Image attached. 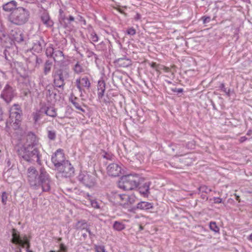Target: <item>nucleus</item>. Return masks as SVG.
<instances>
[{
	"label": "nucleus",
	"instance_id": "1",
	"mask_svg": "<svg viewBox=\"0 0 252 252\" xmlns=\"http://www.w3.org/2000/svg\"><path fill=\"white\" fill-rule=\"evenodd\" d=\"M27 180L33 189L41 188L43 191H48L51 189V179L45 168H41L39 173L32 166L27 169Z\"/></svg>",
	"mask_w": 252,
	"mask_h": 252
},
{
	"label": "nucleus",
	"instance_id": "2",
	"mask_svg": "<svg viewBox=\"0 0 252 252\" xmlns=\"http://www.w3.org/2000/svg\"><path fill=\"white\" fill-rule=\"evenodd\" d=\"M30 11L23 7H18L8 16V21L16 26H23L29 20Z\"/></svg>",
	"mask_w": 252,
	"mask_h": 252
},
{
	"label": "nucleus",
	"instance_id": "3",
	"mask_svg": "<svg viewBox=\"0 0 252 252\" xmlns=\"http://www.w3.org/2000/svg\"><path fill=\"white\" fill-rule=\"evenodd\" d=\"M19 157L23 160L29 162H36L41 164V155L37 147L30 146H22L18 150Z\"/></svg>",
	"mask_w": 252,
	"mask_h": 252
},
{
	"label": "nucleus",
	"instance_id": "4",
	"mask_svg": "<svg viewBox=\"0 0 252 252\" xmlns=\"http://www.w3.org/2000/svg\"><path fill=\"white\" fill-rule=\"evenodd\" d=\"M9 117L6 123V127L18 129L21 126L22 110L19 104H14L9 110Z\"/></svg>",
	"mask_w": 252,
	"mask_h": 252
},
{
	"label": "nucleus",
	"instance_id": "5",
	"mask_svg": "<svg viewBox=\"0 0 252 252\" xmlns=\"http://www.w3.org/2000/svg\"><path fill=\"white\" fill-rule=\"evenodd\" d=\"M139 178L137 175L133 174L123 176L119 183V187L125 190H133L138 187Z\"/></svg>",
	"mask_w": 252,
	"mask_h": 252
},
{
	"label": "nucleus",
	"instance_id": "6",
	"mask_svg": "<svg viewBox=\"0 0 252 252\" xmlns=\"http://www.w3.org/2000/svg\"><path fill=\"white\" fill-rule=\"evenodd\" d=\"M52 76L55 86L58 88H62L65 84V79L68 78L69 74L66 70L57 69L53 71Z\"/></svg>",
	"mask_w": 252,
	"mask_h": 252
},
{
	"label": "nucleus",
	"instance_id": "7",
	"mask_svg": "<svg viewBox=\"0 0 252 252\" xmlns=\"http://www.w3.org/2000/svg\"><path fill=\"white\" fill-rule=\"evenodd\" d=\"M56 170L58 171L57 177L60 176L64 178H69L74 175L75 171L74 168L68 160L65 161L64 163Z\"/></svg>",
	"mask_w": 252,
	"mask_h": 252
},
{
	"label": "nucleus",
	"instance_id": "8",
	"mask_svg": "<svg viewBox=\"0 0 252 252\" xmlns=\"http://www.w3.org/2000/svg\"><path fill=\"white\" fill-rule=\"evenodd\" d=\"M16 95V90L9 83H7L2 90L0 97L6 103H9Z\"/></svg>",
	"mask_w": 252,
	"mask_h": 252
},
{
	"label": "nucleus",
	"instance_id": "9",
	"mask_svg": "<svg viewBox=\"0 0 252 252\" xmlns=\"http://www.w3.org/2000/svg\"><path fill=\"white\" fill-rule=\"evenodd\" d=\"M77 179L82 184L89 188L94 187L96 183L95 178L85 171H81Z\"/></svg>",
	"mask_w": 252,
	"mask_h": 252
},
{
	"label": "nucleus",
	"instance_id": "10",
	"mask_svg": "<svg viewBox=\"0 0 252 252\" xmlns=\"http://www.w3.org/2000/svg\"><path fill=\"white\" fill-rule=\"evenodd\" d=\"M11 242L19 246L25 248L26 245H29V240L26 235L22 236L19 232L15 229H12Z\"/></svg>",
	"mask_w": 252,
	"mask_h": 252
},
{
	"label": "nucleus",
	"instance_id": "11",
	"mask_svg": "<svg viewBox=\"0 0 252 252\" xmlns=\"http://www.w3.org/2000/svg\"><path fill=\"white\" fill-rule=\"evenodd\" d=\"M51 160L55 167V169L64 163L66 160L63 150L61 149L57 150L52 157Z\"/></svg>",
	"mask_w": 252,
	"mask_h": 252
},
{
	"label": "nucleus",
	"instance_id": "12",
	"mask_svg": "<svg viewBox=\"0 0 252 252\" xmlns=\"http://www.w3.org/2000/svg\"><path fill=\"white\" fill-rule=\"evenodd\" d=\"M76 86L79 92L82 93L83 88L89 89L91 87L90 81L87 76L80 77L76 80Z\"/></svg>",
	"mask_w": 252,
	"mask_h": 252
},
{
	"label": "nucleus",
	"instance_id": "13",
	"mask_svg": "<svg viewBox=\"0 0 252 252\" xmlns=\"http://www.w3.org/2000/svg\"><path fill=\"white\" fill-rule=\"evenodd\" d=\"M107 171L109 176L118 177L121 174L122 167L117 163H111L107 166Z\"/></svg>",
	"mask_w": 252,
	"mask_h": 252
},
{
	"label": "nucleus",
	"instance_id": "14",
	"mask_svg": "<svg viewBox=\"0 0 252 252\" xmlns=\"http://www.w3.org/2000/svg\"><path fill=\"white\" fill-rule=\"evenodd\" d=\"M35 37V39L33 42L32 50L35 52L40 53L45 47L46 43L42 37L36 36Z\"/></svg>",
	"mask_w": 252,
	"mask_h": 252
},
{
	"label": "nucleus",
	"instance_id": "15",
	"mask_svg": "<svg viewBox=\"0 0 252 252\" xmlns=\"http://www.w3.org/2000/svg\"><path fill=\"white\" fill-rule=\"evenodd\" d=\"M40 19L44 24L47 28L52 27L54 25V22L52 20L49 13L45 10L41 11L39 16Z\"/></svg>",
	"mask_w": 252,
	"mask_h": 252
},
{
	"label": "nucleus",
	"instance_id": "16",
	"mask_svg": "<svg viewBox=\"0 0 252 252\" xmlns=\"http://www.w3.org/2000/svg\"><path fill=\"white\" fill-rule=\"evenodd\" d=\"M10 35L12 39L15 41L20 43L24 40V34L23 32L20 29L15 28L10 32Z\"/></svg>",
	"mask_w": 252,
	"mask_h": 252
},
{
	"label": "nucleus",
	"instance_id": "17",
	"mask_svg": "<svg viewBox=\"0 0 252 252\" xmlns=\"http://www.w3.org/2000/svg\"><path fill=\"white\" fill-rule=\"evenodd\" d=\"M38 144V140L36 136L32 132H29L27 136L26 142L23 146L27 147L29 145L30 146L37 147Z\"/></svg>",
	"mask_w": 252,
	"mask_h": 252
},
{
	"label": "nucleus",
	"instance_id": "18",
	"mask_svg": "<svg viewBox=\"0 0 252 252\" xmlns=\"http://www.w3.org/2000/svg\"><path fill=\"white\" fill-rule=\"evenodd\" d=\"M151 185L150 182H146L142 183L139 182L138 186V190L139 193L144 197H148L150 194V186Z\"/></svg>",
	"mask_w": 252,
	"mask_h": 252
},
{
	"label": "nucleus",
	"instance_id": "19",
	"mask_svg": "<svg viewBox=\"0 0 252 252\" xmlns=\"http://www.w3.org/2000/svg\"><path fill=\"white\" fill-rule=\"evenodd\" d=\"M17 5V2L14 0H12L3 4L2 8L5 12L11 13L13 10H15L18 7Z\"/></svg>",
	"mask_w": 252,
	"mask_h": 252
},
{
	"label": "nucleus",
	"instance_id": "20",
	"mask_svg": "<svg viewBox=\"0 0 252 252\" xmlns=\"http://www.w3.org/2000/svg\"><path fill=\"white\" fill-rule=\"evenodd\" d=\"M152 208H153V204L152 203L146 201H140L137 204L136 206L132 208V210H136L140 209L142 210H148Z\"/></svg>",
	"mask_w": 252,
	"mask_h": 252
},
{
	"label": "nucleus",
	"instance_id": "21",
	"mask_svg": "<svg viewBox=\"0 0 252 252\" xmlns=\"http://www.w3.org/2000/svg\"><path fill=\"white\" fill-rule=\"evenodd\" d=\"M115 63L119 67H126L131 64V61L126 58H119L116 60Z\"/></svg>",
	"mask_w": 252,
	"mask_h": 252
},
{
	"label": "nucleus",
	"instance_id": "22",
	"mask_svg": "<svg viewBox=\"0 0 252 252\" xmlns=\"http://www.w3.org/2000/svg\"><path fill=\"white\" fill-rule=\"evenodd\" d=\"M185 148L184 144H173L171 146L172 150L174 152H176V155L178 156H182V153L184 152V149Z\"/></svg>",
	"mask_w": 252,
	"mask_h": 252
},
{
	"label": "nucleus",
	"instance_id": "23",
	"mask_svg": "<svg viewBox=\"0 0 252 252\" xmlns=\"http://www.w3.org/2000/svg\"><path fill=\"white\" fill-rule=\"evenodd\" d=\"M43 112L46 115L51 117H55L57 116V113L56 109L52 106L50 107H43L41 108Z\"/></svg>",
	"mask_w": 252,
	"mask_h": 252
},
{
	"label": "nucleus",
	"instance_id": "24",
	"mask_svg": "<svg viewBox=\"0 0 252 252\" xmlns=\"http://www.w3.org/2000/svg\"><path fill=\"white\" fill-rule=\"evenodd\" d=\"M181 158H180V162L185 166L190 165L193 163V159L189 155H185L181 156Z\"/></svg>",
	"mask_w": 252,
	"mask_h": 252
},
{
	"label": "nucleus",
	"instance_id": "25",
	"mask_svg": "<svg viewBox=\"0 0 252 252\" xmlns=\"http://www.w3.org/2000/svg\"><path fill=\"white\" fill-rule=\"evenodd\" d=\"M52 58L55 62L62 61L64 59L63 54L62 51L59 50H55Z\"/></svg>",
	"mask_w": 252,
	"mask_h": 252
},
{
	"label": "nucleus",
	"instance_id": "26",
	"mask_svg": "<svg viewBox=\"0 0 252 252\" xmlns=\"http://www.w3.org/2000/svg\"><path fill=\"white\" fill-rule=\"evenodd\" d=\"M42 113H43V112L41 108L40 110H36L35 112L32 113V116L34 124H37L41 119Z\"/></svg>",
	"mask_w": 252,
	"mask_h": 252
},
{
	"label": "nucleus",
	"instance_id": "27",
	"mask_svg": "<svg viewBox=\"0 0 252 252\" xmlns=\"http://www.w3.org/2000/svg\"><path fill=\"white\" fill-rule=\"evenodd\" d=\"M87 224L86 220H78L75 224L74 227L77 230H83L87 228Z\"/></svg>",
	"mask_w": 252,
	"mask_h": 252
},
{
	"label": "nucleus",
	"instance_id": "28",
	"mask_svg": "<svg viewBox=\"0 0 252 252\" xmlns=\"http://www.w3.org/2000/svg\"><path fill=\"white\" fill-rule=\"evenodd\" d=\"M52 66V62L50 60H47L44 65L43 73L45 75H47L51 71Z\"/></svg>",
	"mask_w": 252,
	"mask_h": 252
},
{
	"label": "nucleus",
	"instance_id": "29",
	"mask_svg": "<svg viewBox=\"0 0 252 252\" xmlns=\"http://www.w3.org/2000/svg\"><path fill=\"white\" fill-rule=\"evenodd\" d=\"M125 224L119 221H114L113 225V228L116 231H120L125 229Z\"/></svg>",
	"mask_w": 252,
	"mask_h": 252
},
{
	"label": "nucleus",
	"instance_id": "30",
	"mask_svg": "<svg viewBox=\"0 0 252 252\" xmlns=\"http://www.w3.org/2000/svg\"><path fill=\"white\" fill-rule=\"evenodd\" d=\"M74 18L72 16L69 15L68 17H66V18H65L64 22L63 23L62 25L64 28H67L72 22L74 21Z\"/></svg>",
	"mask_w": 252,
	"mask_h": 252
},
{
	"label": "nucleus",
	"instance_id": "31",
	"mask_svg": "<svg viewBox=\"0 0 252 252\" xmlns=\"http://www.w3.org/2000/svg\"><path fill=\"white\" fill-rule=\"evenodd\" d=\"M73 70L77 74H80L84 70L82 65L79 62H77L75 64L73 67Z\"/></svg>",
	"mask_w": 252,
	"mask_h": 252
},
{
	"label": "nucleus",
	"instance_id": "32",
	"mask_svg": "<svg viewBox=\"0 0 252 252\" xmlns=\"http://www.w3.org/2000/svg\"><path fill=\"white\" fill-rule=\"evenodd\" d=\"M198 190L199 192H204L206 193H209L211 191H212V189L205 185L200 186L198 188Z\"/></svg>",
	"mask_w": 252,
	"mask_h": 252
},
{
	"label": "nucleus",
	"instance_id": "33",
	"mask_svg": "<svg viewBox=\"0 0 252 252\" xmlns=\"http://www.w3.org/2000/svg\"><path fill=\"white\" fill-rule=\"evenodd\" d=\"M210 229L216 233L219 232L220 228L217 225L216 222L215 221H211L209 224Z\"/></svg>",
	"mask_w": 252,
	"mask_h": 252
},
{
	"label": "nucleus",
	"instance_id": "34",
	"mask_svg": "<svg viewBox=\"0 0 252 252\" xmlns=\"http://www.w3.org/2000/svg\"><path fill=\"white\" fill-rule=\"evenodd\" d=\"M150 65L151 67L155 69V70L160 74V70L162 69V65L157 64L156 63L152 62L150 63Z\"/></svg>",
	"mask_w": 252,
	"mask_h": 252
},
{
	"label": "nucleus",
	"instance_id": "35",
	"mask_svg": "<svg viewBox=\"0 0 252 252\" xmlns=\"http://www.w3.org/2000/svg\"><path fill=\"white\" fill-rule=\"evenodd\" d=\"M48 138L52 141H54L56 139V132L54 130H48Z\"/></svg>",
	"mask_w": 252,
	"mask_h": 252
},
{
	"label": "nucleus",
	"instance_id": "36",
	"mask_svg": "<svg viewBox=\"0 0 252 252\" xmlns=\"http://www.w3.org/2000/svg\"><path fill=\"white\" fill-rule=\"evenodd\" d=\"M65 18H66V16L64 14L63 11L62 9H60L59 10V20L62 25L63 23L64 22Z\"/></svg>",
	"mask_w": 252,
	"mask_h": 252
},
{
	"label": "nucleus",
	"instance_id": "37",
	"mask_svg": "<svg viewBox=\"0 0 252 252\" xmlns=\"http://www.w3.org/2000/svg\"><path fill=\"white\" fill-rule=\"evenodd\" d=\"M86 53H87V56L88 58L94 57V59L95 60V63H96L97 60L98 59V56L96 54H95L94 52H93V51H91L89 50H88L87 51Z\"/></svg>",
	"mask_w": 252,
	"mask_h": 252
},
{
	"label": "nucleus",
	"instance_id": "38",
	"mask_svg": "<svg viewBox=\"0 0 252 252\" xmlns=\"http://www.w3.org/2000/svg\"><path fill=\"white\" fill-rule=\"evenodd\" d=\"M136 197L135 196L131 194V195H127V200H126V204L129 203V204H132L135 201Z\"/></svg>",
	"mask_w": 252,
	"mask_h": 252
},
{
	"label": "nucleus",
	"instance_id": "39",
	"mask_svg": "<svg viewBox=\"0 0 252 252\" xmlns=\"http://www.w3.org/2000/svg\"><path fill=\"white\" fill-rule=\"evenodd\" d=\"M55 50V49H54L52 47H48L46 50V55L47 57H50L52 58Z\"/></svg>",
	"mask_w": 252,
	"mask_h": 252
},
{
	"label": "nucleus",
	"instance_id": "40",
	"mask_svg": "<svg viewBox=\"0 0 252 252\" xmlns=\"http://www.w3.org/2000/svg\"><path fill=\"white\" fill-rule=\"evenodd\" d=\"M96 50L98 51H103L106 49V46L103 42H101L97 45H94Z\"/></svg>",
	"mask_w": 252,
	"mask_h": 252
},
{
	"label": "nucleus",
	"instance_id": "41",
	"mask_svg": "<svg viewBox=\"0 0 252 252\" xmlns=\"http://www.w3.org/2000/svg\"><path fill=\"white\" fill-rule=\"evenodd\" d=\"M105 83L104 80H100L97 83V90L100 89H105Z\"/></svg>",
	"mask_w": 252,
	"mask_h": 252
},
{
	"label": "nucleus",
	"instance_id": "42",
	"mask_svg": "<svg viewBox=\"0 0 252 252\" xmlns=\"http://www.w3.org/2000/svg\"><path fill=\"white\" fill-rule=\"evenodd\" d=\"M220 88L222 91L225 93L227 96H230V89L227 90V89L225 87L224 83L220 84Z\"/></svg>",
	"mask_w": 252,
	"mask_h": 252
},
{
	"label": "nucleus",
	"instance_id": "43",
	"mask_svg": "<svg viewBox=\"0 0 252 252\" xmlns=\"http://www.w3.org/2000/svg\"><path fill=\"white\" fill-rule=\"evenodd\" d=\"M31 58L33 61L35 62V66L40 64L42 63V60L40 58H38L36 55H33Z\"/></svg>",
	"mask_w": 252,
	"mask_h": 252
},
{
	"label": "nucleus",
	"instance_id": "44",
	"mask_svg": "<svg viewBox=\"0 0 252 252\" xmlns=\"http://www.w3.org/2000/svg\"><path fill=\"white\" fill-rule=\"evenodd\" d=\"M8 193L4 191L1 194V202L3 204H6V201L7 200V197H8Z\"/></svg>",
	"mask_w": 252,
	"mask_h": 252
},
{
	"label": "nucleus",
	"instance_id": "45",
	"mask_svg": "<svg viewBox=\"0 0 252 252\" xmlns=\"http://www.w3.org/2000/svg\"><path fill=\"white\" fill-rule=\"evenodd\" d=\"M80 101L79 102H73V105H74V106L78 110H79L80 111H81L83 113H85V110L83 109L82 107H81V105L80 104Z\"/></svg>",
	"mask_w": 252,
	"mask_h": 252
},
{
	"label": "nucleus",
	"instance_id": "46",
	"mask_svg": "<svg viewBox=\"0 0 252 252\" xmlns=\"http://www.w3.org/2000/svg\"><path fill=\"white\" fill-rule=\"evenodd\" d=\"M90 39L93 42H97L98 40V37L95 32H92L91 33Z\"/></svg>",
	"mask_w": 252,
	"mask_h": 252
},
{
	"label": "nucleus",
	"instance_id": "47",
	"mask_svg": "<svg viewBox=\"0 0 252 252\" xmlns=\"http://www.w3.org/2000/svg\"><path fill=\"white\" fill-rule=\"evenodd\" d=\"M127 194H118V197L120 198V199L123 202V203L124 204H126V200H127Z\"/></svg>",
	"mask_w": 252,
	"mask_h": 252
},
{
	"label": "nucleus",
	"instance_id": "48",
	"mask_svg": "<svg viewBox=\"0 0 252 252\" xmlns=\"http://www.w3.org/2000/svg\"><path fill=\"white\" fill-rule=\"evenodd\" d=\"M67 248L64 244L61 243L60 245V250L57 252H67Z\"/></svg>",
	"mask_w": 252,
	"mask_h": 252
},
{
	"label": "nucleus",
	"instance_id": "49",
	"mask_svg": "<svg viewBox=\"0 0 252 252\" xmlns=\"http://www.w3.org/2000/svg\"><path fill=\"white\" fill-rule=\"evenodd\" d=\"M97 91H98V92H97L98 98L99 99H101L103 97V96H104V94L105 89H100V90H99Z\"/></svg>",
	"mask_w": 252,
	"mask_h": 252
},
{
	"label": "nucleus",
	"instance_id": "50",
	"mask_svg": "<svg viewBox=\"0 0 252 252\" xmlns=\"http://www.w3.org/2000/svg\"><path fill=\"white\" fill-rule=\"evenodd\" d=\"M203 24H206L210 22L211 21V17L210 16H204L201 17Z\"/></svg>",
	"mask_w": 252,
	"mask_h": 252
},
{
	"label": "nucleus",
	"instance_id": "51",
	"mask_svg": "<svg viewBox=\"0 0 252 252\" xmlns=\"http://www.w3.org/2000/svg\"><path fill=\"white\" fill-rule=\"evenodd\" d=\"M126 32L128 34H129L131 35H133L135 34V33H136V31L133 28H130L128 29Z\"/></svg>",
	"mask_w": 252,
	"mask_h": 252
},
{
	"label": "nucleus",
	"instance_id": "52",
	"mask_svg": "<svg viewBox=\"0 0 252 252\" xmlns=\"http://www.w3.org/2000/svg\"><path fill=\"white\" fill-rule=\"evenodd\" d=\"M194 146V142L193 141H190L186 144V147L187 149H193Z\"/></svg>",
	"mask_w": 252,
	"mask_h": 252
},
{
	"label": "nucleus",
	"instance_id": "53",
	"mask_svg": "<svg viewBox=\"0 0 252 252\" xmlns=\"http://www.w3.org/2000/svg\"><path fill=\"white\" fill-rule=\"evenodd\" d=\"M91 205L95 209H99L100 208L98 203L96 200L91 201Z\"/></svg>",
	"mask_w": 252,
	"mask_h": 252
},
{
	"label": "nucleus",
	"instance_id": "54",
	"mask_svg": "<svg viewBox=\"0 0 252 252\" xmlns=\"http://www.w3.org/2000/svg\"><path fill=\"white\" fill-rule=\"evenodd\" d=\"M77 19L81 23H82L85 26L86 25V21L85 19L81 16L78 15L77 17Z\"/></svg>",
	"mask_w": 252,
	"mask_h": 252
},
{
	"label": "nucleus",
	"instance_id": "55",
	"mask_svg": "<svg viewBox=\"0 0 252 252\" xmlns=\"http://www.w3.org/2000/svg\"><path fill=\"white\" fill-rule=\"evenodd\" d=\"M103 157L107 159H109V160H112L113 158V157L112 156V155L109 154H108V153H105V154L104 155H103Z\"/></svg>",
	"mask_w": 252,
	"mask_h": 252
},
{
	"label": "nucleus",
	"instance_id": "56",
	"mask_svg": "<svg viewBox=\"0 0 252 252\" xmlns=\"http://www.w3.org/2000/svg\"><path fill=\"white\" fill-rule=\"evenodd\" d=\"M172 91L173 92L177 93H182L183 92V89L182 88H174L172 89Z\"/></svg>",
	"mask_w": 252,
	"mask_h": 252
},
{
	"label": "nucleus",
	"instance_id": "57",
	"mask_svg": "<svg viewBox=\"0 0 252 252\" xmlns=\"http://www.w3.org/2000/svg\"><path fill=\"white\" fill-rule=\"evenodd\" d=\"M215 203H220L222 202V199L220 197H214L213 198Z\"/></svg>",
	"mask_w": 252,
	"mask_h": 252
},
{
	"label": "nucleus",
	"instance_id": "58",
	"mask_svg": "<svg viewBox=\"0 0 252 252\" xmlns=\"http://www.w3.org/2000/svg\"><path fill=\"white\" fill-rule=\"evenodd\" d=\"M70 101L73 104V102H79L80 101L79 99L76 97H71L69 98Z\"/></svg>",
	"mask_w": 252,
	"mask_h": 252
},
{
	"label": "nucleus",
	"instance_id": "59",
	"mask_svg": "<svg viewBox=\"0 0 252 252\" xmlns=\"http://www.w3.org/2000/svg\"><path fill=\"white\" fill-rule=\"evenodd\" d=\"M247 138L246 137V136H242L241 137H240V138L239 139V142L240 143H243L244 142H245V141H246L247 140Z\"/></svg>",
	"mask_w": 252,
	"mask_h": 252
},
{
	"label": "nucleus",
	"instance_id": "60",
	"mask_svg": "<svg viewBox=\"0 0 252 252\" xmlns=\"http://www.w3.org/2000/svg\"><path fill=\"white\" fill-rule=\"evenodd\" d=\"M140 18H141V15L139 13H137L134 18L135 20H138L140 19Z\"/></svg>",
	"mask_w": 252,
	"mask_h": 252
},
{
	"label": "nucleus",
	"instance_id": "61",
	"mask_svg": "<svg viewBox=\"0 0 252 252\" xmlns=\"http://www.w3.org/2000/svg\"><path fill=\"white\" fill-rule=\"evenodd\" d=\"M2 120V112L1 109L0 108V121H1Z\"/></svg>",
	"mask_w": 252,
	"mask_h": 252
},
{
	"label": "nucleus",
	"instance_id": "62",
	"mask_svg": "<svg viewBox=\"0 0 252 252\" xmlns=\"http://www.w3.org/2000/svg\"><path fill=\"white\" fill-rule=\"evenodd\" d=\"M100 249L102 252H107L104 246L100 247Z\"/></svg>",
	"mask_w": 252,
	"mask_h": 252
},
{
	"label": "nucleus",
	"instance_id": "63",
	"mask_svg": "<svg viewBox=\"0 0 252 252\" xmlns=\"http://www.w3.org/2000/svg\"><path fill=\"white\" fill-rule=\"evenodd\" d=\"M201 198L203 199H208V197L206 195L202 194L201 195Z\"/></svg>",
	"mask_w": 252,
	"mask_h": 252
},
{
	"label": "nucleus",
	"instance_id": "64",
	"mask_svg": "<svg viewBox=\"0 0 252 252\" xmlns=\"http://www.w3.org/2000/svg\"><path fill=\"white\" fill-rule=\"evenodd\" d=\"M86 230L89 233V234L90 236L92 235V233L89 228H86Z\"/></svg>",
	"mask_w": 252,
	"mask_h": 252
}]
</instances>
